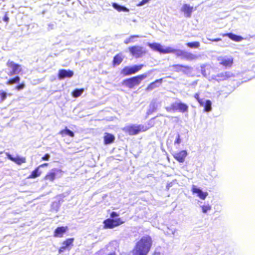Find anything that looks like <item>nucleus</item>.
<instances>
[{"label": "nucleus", "mask_w": 255, "mask_h": 255, "mask_svg": "<svg viewBox=\"0 0 255 255\" xmlns=\"http://www.w3.org/2000/svg\"><path fill=\"white\" fill-rule=\"evenodd\" d=\"M152 239L149 236L142 237L132 250V255H147L152 246Z\"/></svg>", "instance_id": "obj_1"}, {"label": "nucleus", "mask_w": 255, "mask_h": 255, "mask_svg": "<svg viewBox=\"0 0 255 255\" xmlns=\"http://www.w3.org/2000/svg\"><path fill=\"white\" fill-rule=\"evenodd\" d=\"M153 126V125L149 124L148 127L142 125H130L124 127L123 130L129 135H134L138 134L140 132H144Z\"/></svg>", "instance_id": "obj_2"}, {"label": "nucleus", "mask_w": 255, "mask_h": 255, "mask_svg": "<svg viewBox=\"0 0 255 255\" xmlns=\"http://www.w3.org/2000/svg\"><path fill=\"white\" fill-rule=\"evenodd\" d=\"M147 76V74L146 73L140 74L124 80L123 84L127 87L132 89L139 85L141 82L145 79Z\"/></svg>", "instance_id": "obj_3"}, {"label": "nucleus", "mask_w": 255, "mask_h": 255, "mask_svg": "<svg viewBox=\"0 0 255 255\" xmlns=\"http://www.w3.org/2000/svg\"><path fill=\"white\" fill-rule=\"evenodd\" d=\"M147 45L153 50L157 51L160 54H167L174 53L176 51L175 49L170 47L164 48L159 43H148Z\"/></svg>", "instance_id": "obj_4"}, {"label": "nucleus", "mask_w": 255, "mask_h": 255, "mask_svg": "<svg viewBox=\"0 0 255 255\" xmlns=\"http://www.w3.org/2000/svg\"><path fill=\"white\" fill-rule=\"evenodd\" d=\"M6 65L8 68V69L9 70V72L7 73L9 76H12L14 75L18 74L22 71L21 65L17 63H15L14 62L10 60H8L7 61Z\"/></svg>", "instance_id": "obj_5"}, {"label": "nucleus", "mask_w": 255, "mask_h": 255, "mask_svg": "<svg viewBox=\"0 0 255 255\" xmlns=\"http://www.w3.org/2000/svg\"><path fill=\"white\" fill-rule=\"evenodd\" d=\"M125 222L121 218L113 219L109 218L105 220L103 222L104 229H113L124 224Z\"/></svg>", "instance_id": "obj_6"}, {"label": "nucleus", "mask_w": 255, "mask_h": 255, "mask_svg": "<svg viewBox=\"0 0 255 255\" xmlns=\"http://www.w3.org/2000/svg\"><path fill=\"white\" fill-rule=\"evenodd\" d=\"M143 67V65H134L131 67L126 66L123 68L121 71V74L124 76H128L135 74L140 71Z\"/></svg>", "instance_id": "obj_7"}, {"label": "nucleus", "mask_w": 255, "mask_h": 255, "mask_svg": "<svg viewBox=\"0 0 255 255\" xmlns=\"http://www.w3.org/2000/svg\"><path fill=\"white\" fill-rule=\"evenodd\" d=\"M128 49L131 55L136 58H141L146 54L143 47L138 45L130 46Z\"/></svg>", "instance_id": "obj_8"}, {"label": "nucleus", "mask_w": 255, "mask_h": 255, "mask_svg": "<svg viewBox=\"0 0 255 255\" xmlns=\"http://www.w3.org/2000/svg\"><path fill=\"white\" fill-rule=\"evenodd\" d=\"M175 53L177 57H180L182 59H185L187 61H192L197 58V56L187 51L176 49Z\"/></svg>", "instance_id": "obj_9"}, {"label": "nucleus", "mask_w": 255, "mask_h": 255, "mask_svg": "<svg viewBox=\"0 0 255 255\" xmlns=\"http://www.w3.org/2000/svg\"><path fill=\"white\" fill-rule=\"evenodd\" d=\"M170 109L173 111H178L181 113H185L188 111V106L183 103H174L171 105Z\"/></svg>", "instance_id": "obj_10"}, {"label": "nucleus", "mask_w": 255, "mask_h": 255, "mask_svg": "<svg viewBox=\"0 0 255 255\" xmlns=\"http://www.w3.org/2000/svg\"><path fill=\"white\" fill-rule=\"evenodd\" d=\"M62 172L61 169L53 168L47 172L43 177V180L49 182H53L56 178V175L58 173Z\"/></svg>", "instance_id": "obj_11"}, {"label": "nucleus", "mask_w": 255, "mask_h": 255, "mask_svg": "<svg viewBox=\"0 0 255 255\" xmlns=\"http://www.w3.org/2000/svg\"><path fill=\"white\" fill-rule=\"evenodd\" d=\"M74 240V238H68L64 241L62 243V246L60 247L58 250L59 254H61L66 249L69 250L70 249V247L73 246Z\"/></svg>", "instance_id": "obj_12"}, {"label": "nucleus", "mask_w": 255, "mask_h": 255, "mask_svg": "<svg viewBox=\"0 0 255 255\" xmlns=\"http://www.w3.org/2000/svg\"><path fill=\"white\" fill-rule=\"evenodd\" d=\"M172 156L178 162L183 163L187 156V152L185 150H182L178 152L174 153L172 154Z\"/></svg>", "instance_id": "obj_13"}, {"label": "nucleus", "mask_w": 255, "mask_h": 255, "mask_svg": "<svg viewBox=\"0 0 255 255\" xmlns=\"http://www.w3.org/2000/svg\"><path fill=\"white\" fill-rule=\"evenodd\" d=\"M74 73L72 71L65 69H60L59 70L58 77L59 79H64L65 78H71L73 77Z\"/></svg>", "instance_id": "obj_14"}, {"label": "nucleus", "mask_w": 255, "mask_h": 255, "mask_svg": "<svg viewBox=\"0 0 255 255\" xmlns=\"http://www.w3.org/2000/svg\"><path fill=\"white\" fill-rule=\"evenodd\" d=\"M7 157L11 161L15 162L17 165H21L22 163L26 162V158L24 157H19L17 156L16 157H13L9 153L6 154Z\"/></svg>", "instance_id": "obj_15"}, {"label": "nucleus", "mask_w": 255, "mask_h": 255, "mask_svg": "<svg viewBox=\"0 0 255 255\" xmlns=\"http://www.w3.org/2000/svg\"><path fill=\"white\" fill-rule=\"evenodd\" d=\"M194 10L193 6H190L189 4H184L181 8V11L183 12L187 17H190L192 12Z\"/></svg>", "instance_id": "obj_16"}, {"label": "nucleus", "mask_w": 255, "mask_h": 255, "mask_svg": "<svg viewBox=\"0 0 255 255\" xmlns=\"http://www.w3.org/2000/svg\"><path fill=\"white\" fill-rule=\"evenodd\" d=\"M68 230L67 226L58 227L54 231L53 236L57 238H62L64 233Z\"/></svg>", "instance_id": "obj_17"}, {"label": "nucleus", "mask_w": 255, "mask_h": 255, "mask_svg": "<svg viewBox=\"0 0 255 255\" xmlns=\"http://www.w3.org/2000/svg\"><path fill=\"white\" fill-rule=\"evenodd\" d=\"M191 191L193 194H197L198 196L202 200H204L208 194L207 192H203L201 189L197 188L195 185L192 186Z\"/></svg>", "instance_id": "obj_18"}, {"label": "nucleus", "mask_w": 255, "mask_h": 255, "mask_svg": "<svg viewBox=\"0 0 255 255\" xmlns=\"http://www.w3.org/2000/svg\"><path fill=\"white\" fill-rule=\"evenodd\" d=\"M163 82V78L157 79L154 81L150 83L145 88V90L147 91H151L157 87H158Z\"/></svg>", "instance_id": "obj_19"}, {"label": "nucleus", "mask_w": 255, "mask_h": 255, "mask_svg": "<svg viewBox=\"0 0 255 255\" xmlns=\"http://www.w3.org/2000/svg\"><path fill=\"white\" fill-rule=\"evenodd\" d=\"M223 37L227 36L233 41L239 42L243 39V38L239 35H236L233 33H226L221 34Z\"/></svg>", "instance_id": "obj_20"}, {"label": "nucleus", "mask_w": 255, "mask_h": 255, "mask_svg": "<svg viewBox=\"0 0 255 255\" xmlns=\"http://www.w3.org/2000/svg\"><path fill=\"white\" fill-rule=\"evenodd\" d=\"M223 37L227 36L233 41L239 42L243 39V38L239 35H236L233 33H226L221 34Z\"/></svg>", "instance_id": "obj_21"}, {"label": "nucleus", "mask_w": 255, "mask_h": 255, "mask_svg": "<svg viewBox=\"0 0 255 255\" xmlns=\"http://www.w3.org/2000/svg\"><path fill=\"white\" fill-rule=\"evenodd\" d=\"M174 71L176 72L181 71L185 72L190 69V67L188 66L183 65L181 64H174L172 66Z\"/></svg>", "instance_id": "obj_22"}, {"label": "nucleus", "mask_w": 255, "mask_h": 255, "mask_svg": "<svg viewBox=\"0 0 255 255\" xmlns=\"http://www.w3.org/2000/svg\"><path fill=\"white\" fill-rule=\"evenodd\" d=\"M115 139V136L110 133H106L104 136V142L105 144H109L113 143Z\"/></svg>", "instance_id": "obj_23"}, {"label": "nucleus", "mask_w": 255, "mask_h": 255, "mask_svg": "<svg viewBox=\"0 0 255 255\" xmlns=\"http://www.w3.org/2000/svg\"><path fill=\"white\" fill-rule=\"evenodd\" d=\"M233 64V58H222L220 59V64L227 67H231Z\"/></svg>", "instance_id": "obj_24"}, {"label": "nucleus", "mask_w": 255, "mask_h": 255, "mask_svg": "<svg viewBox=\"0 0 255 255\" xmlns=\"http://www.w3.org/2000/svg\"><path fill=\"white\" fill-rule=\"evenodd\" d=\"M123 61V57L122 53L116 54L113 58V65L114 66L119 65Z\"/></svg>", "instance_id": "obj_25"}, {"label": "nucleus", "mask_w": 255, "mask_h": 255, "mask_svg": "<svg viewBox=\"0 0 255 255\" xmlns=\"http://www.w3.org/2000/svg\"><path fill=\"white\" fill-rule=\"evenodd\" d=\"M39 168L37 166L36 167L31 173L27 177L28 179H34L39 176L41 174V171L39 170Z\"/></svg>", "instance_id": "obj_26"}, {"label": "nucleus", "mask_w": 255, "mask_h": 255, "mask_svg": "<svg viewBox=\"0 0 255 255\" xmlns=\"http://www.w3.org/2000/svg\"><path fill=\"white\" fill-rule=\"evenodd\" d=\"M59 134H60L62 137H64L66 135H68L70 137H73L75 136L74 133L69 129L67 127H66L64 129L61 130L59 132Z\"/></svg>", "instance_id": "obj_27"}, {"label": "nucleus", "mask_w": 255, "mask_h": 255, "mask_svg": "<svg viewBox=\"0 0 255 255\" xmlns=\"http://www.w3.org/2000/svg\"><path fill=\"white\" fill-rule=\"evenodd\" d=\"M20 80V78L18 76H15L13 78L9 79L6 82V84L8 85H12L15 84L19 83Z\"/></svg>", "instance_id": "obj_28"}, {"label": "nucleus", "mask_w": 255, "mask_h": 255, "mask_svg": "<svg viewBox=\"0 0 255 255\" xmlns=\"http://www.w3.org/2000/svg\"><path fill=\"white\" fill-rule=\"evenodd\" d=\"M113 7L117 10L118 11H125V12H128L129 11V9L127 8L126 7L122 5H120L118 4L117 3L114 2L112 3Z\"/></svg>", "instance_id": "obj_29"}, {"label": "nucleus", "mask_w": 255, "mask_h": 255, "mask_svg": "<svg viewBox=\"0 0 255 255\" xmlns=\"http://www.w3.org/2000/svg\"><path fill=\"white\" fill-rule=\"evenodd\" d=\"M84 89H76L72 93V96L74 98L80 97L83 93Z\"/></svg>", "instance_id": "obj_30"}, {"label": "nucleus", "mask_w": 255, "mask_h": 255, "mask_svg": "<svg viewBox=\"0 0 255 255\" xmlns=\"http://www.w3.org/2000/svg\"><path fill=\"white\" fill-rule=\"evenodd\" d=\"M157 109V105L155 103H151L149 105V109L147 111V114L150 115L154 112Z\"/></svg>", "instance_id": "obj_31"}, {"label": "nucleus", "mask_w": 255, "mask_h": 255, "mask_svg": "<svg viewBox=\"0 0 255 255\" xmlns=\"http://www.w3.org/2000/svg\"><path fill=\"white\" fill-rule=\"evenodd\" d=\"M186 46L191 48H197L200 46V43L198 41L188 42L186 44Z\"/></svg>", "instance_id": "obj_32"}, {"label": "nucleus", "mask_w": 255, "mask_h": 255, "mask_svg": "<svg viewBox=\"0 0 255 255\" xmlns=\"http://www.w3.org/2000/svg\"><path fill=\"white\" fill-rule=\"evenodd\" d=\"M211 102L209 100L206 101L205 104H204V111L206 112H210L211 111Z\"/></svg>", "instance_id": "obj_33"}, {"label": "nucleus", "mask_w": 255, "mask_h": 255, "mask_svg": "<svg viewBox=\"0 0 255 255\" xmlns=\"http://www.w3.org/2000/svg\"><path fill=\"white\" fill-rule=\"evenodd\" d=\"M10 95V94H7L4 91H0V103H1L5 101L7 98V96Z\"/></svg>", "instance_id": "obj_34"}, {"label": "nucleus", "mask_w": 255, "mask_h": 255, "mask_svg": "<svg viewBox=\"0 0 255 255\" xmlns=\"http://www.w3.org/2000/svg\"><path fill=\"white\" fill-rule=\"evenodd\" d=\"M139 37V35H133L130 36L128 38L126 39L124 41V43L128 44L129 43L133 42V39L134 38H138Z\"/></svg>", "instance_id": "obj_35"}, {"label": "nucleus", "mask_w": 255, "mask_h": 255, "mask_svg": "<svg viewBox=\"0 0 255 255\" xmlns=\"http://www.w3.org/2000/svg\"><path fill=\"white\" fill-rule=\"evenodd\" d=\"M194 97L198 101L201 106H203L204 105V102L200 98L199 94L198 93L195 94Z\"/></svg>", "instance_id": "obj_36"}, {"label": "nucleus", "mask_w": 255, "mask_h": 255, "mask_svg": "<svg viewBox=\"0 0 255 255\" xmlns=\"http://www.w3.org/2000/svg\"><path fill=\"white\" fill-rule=\"evenodd\" d=\"M25 87L24 83L23 82L18 85H16L15 89L17 91H20L23 89Z\"/></svg>", "instance_id": "obj_37"}, {"label": "nucleus", "mask_w": 255, "mask_h": 255, "mask_svg": "<svg viewBox=\"0 0 255 255\" xmlns=\"http://www.w3.org/2000/svg\"><path fill=\"white\" fill-rule=\"evenodd\" d=\"M201 208L203 212L204 213H206L208 211H209L211 209V207L210 205H203Z\"/></svg>", "instance_id": "obj_38"}, {"label": "nucleus", "mask_w": 255, "mask_h": 255, "mask_svg": "<svg viewBox=\"0 0 255 255\" xmlns=\"http://www.w3.org/2000/svg\"><path fill=\"white\" fill-rule=\"evenodd\" d=\"M216 77L219 78V80H224L228 77V76H226L224 73L218 74Z\"/></svg>", "instance_id": "obj_39"}, {"label": "nucleus", "mask_w": 255, "mask_h": 255, "mask_svg": "<svg viewBox=\"0 0 255 255\" xmlns=\"http://www.w3.org/2000/svg\"><path fill=\"white\" fill-rule=\"evenodd\" d=\"M181 142L180 136L179 134H177L176 139L174 141V144H179Z\"/></svg>", "instance_id": "obj_40"}, {"label": "nucleus", "mask_w": 255, "mask_h": 255, "mask_svg": "<svg viewBox=\"0 0 255 255\" xmlns=\"http://www.w3.org/2000/svg\"><path fill=\"white\" fill-rule=\"evenodd\" d=\"M50 155L48 153L45 154L42 158V160L48 161L49 159Z\"/></svg>", "instance_id": "obj_41"}, {"label": "nucleus", "mask_w": 255, "mask_h": 255, "mask_svg": "<svg viewBox=\"0 0 255 255\" xmlns=\"http://www.w3.org/2000/svg\"><path fill=\"white\" fill-rule=\"evenodd\" d=\"M118 216H119V214L116 212H112L110 214V217L111 219Z\"/></svg>", "instance_id": "obj_42"}, {"label": "nucleus", "mask_w": 255, "mask_h": 255, "mask_svg": "<svg viewBox=\"0 0 255 255\" xmlns=\"http://www.w3.org/2000/svg\"><path fill=\"white\" fill-rule=\"evenodd\" d=\"M210 40L212 42H218L221 40V38H217L214 39H210Z\"/></svg>", "instance_id": "obj_43"}, {"label": "nucleus", "mask_w": 255, "mask_h": 255, "mask_svg": "<svg viewBox=\"0 0 255 255\" xmlns=\"http://www.w3.org/2000/svg\"><path fill=\"white\" fill-rule=\"evenodd\" d=\"M48 165H49V164L48 163H44L43 164H40L38 167L40 168V167H45V166H48Z\"/></svg>", "instance_id": "obj_44"}, {"label": "nucleus", "mask_w": 255, "mask_h": 255, "mask_svg": "<svg viewBox=\"0 0 255 255\" xmlns=\"http://www.w3.org/2000/svg\"><path fill=\"white\" fill-rule=\"evenodd\" d=\"M3 19L5 21H7L8 20V17L6 16H4Z\"/></svg>", "instance_id": "obj_45"}, {"label": "nucleus", "mask_w": 255, "mask_h": 255, "mask_svg": "<svg viewBox=\"0 0 255 255\" xmlns=\"http://www.w3.org/2000/svg\"><path fill=\"white\" fill-rule=\"evenodd\" d=\"M152 255H160V253L157 252H154Z\"/></svg>", "instance_id": "obj_46"}, {"label": "nucleus", "mask_w": 255, "mask_h": 255, "mask_svg": "<svg viewBox=\"0 0 255 255\" xmlns=\"http://www.w3.org/2000/svg\"><path fill=\"white\" fill-rule=\"evenodd\" d=\"M108 255H116L115 253H111Z\"/></svg>", "instance_id": "obj_47"}]
</instances>
